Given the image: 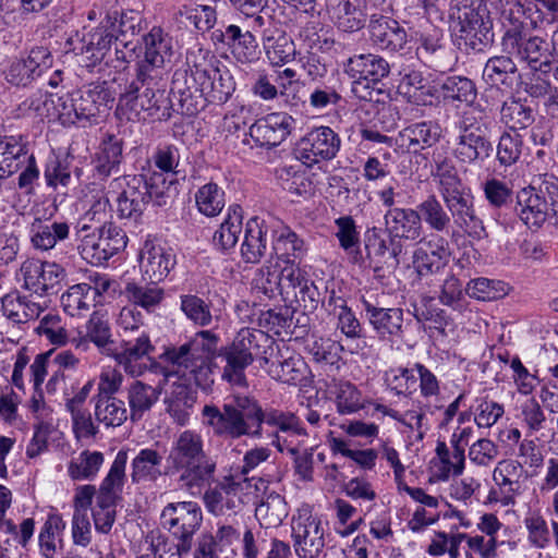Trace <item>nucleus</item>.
<instances>
[{
  "label": "nucleus",
  "mask_w": 558,
  "mask_h": 558,
  "mask_svg": "<svg viewBox=\"0 0 558 558\" xmlns=\"http://www.w3.org/2000/svg\"><path fill=\"white\" fill-rule=\"evenodd\" d=\"M104 462L102 452L86 449L71 459L68 465V474L73 481H93Z\"/></svg>",
  "instance_id": "47"
},
{
  "label": "nucleus",
  "mask_w": 558,
  "mask_h": 558,
  "mask_svg": "<svg viewBox=\"0 0 558 558\" xmlns=\"http://www.w3.org/2000/svg\"><path fill=\"white\" fill-rule=\"evenodd\" d=\"M272 251L279 260L290 264L300 259L306 248L302 239L288 227H282L274 242Z\"/></svg>",
  "instance_id": "52"
},
{
  "label": "nucleus",
  "mask_w": 558,
  "mask_h": 558,
  "mask_svg": "<svg viewBox=\"0 0 558 558\" xmlns=\"http://www.w3.org/2000/svg\"><path fill=\"white\" fill-rule=\"evenodd\" d=\"M269 226L265 220L253 217L246 222L241 256L246 263H259L267 250Z\"/></svg>",
  "instance_id": "31"
},
{
  "label": "nucleus",
  "mask_w": 558,
  "mask_h": 558,
  "mask_svg": "<svg viewBox=\"0 0 558 558\" xmlns=\"http://www.w3.org/2000/svg\"><path fill=\"white\" fill-rule=\"evenodd\" d=\"M279 451L289 452L293 457L294 472L300 480L304 482L313 481L314 461L313 448L300 450L298 446L288 440V437L276 434V439L272 440Z\"/></svg>",
  "instance_id": "45"
},
{
  "label": "nucleus",
  "mask_w": 558,
  "mask_h": 558,
  "mask_svg": "<svg viewBox=\"0 0 558 558\" xmlns=\"http://www.w3.org/2000/svg\"><path fill=\"white\" fill-rule=\"evenodd\" d=\"M160 393V387H153L144 381L134 380L126 389L131 421L142 420L144 414L150 411L158 401Z\"/></svg>",
  "instance_id": "37"
},
{
  "label": "nucleus",
  "mask_w": 558,
  "mask_h": 558,
  "mask_svg": "<svg viewBox=\"0 0 558 558\" xmlns=\"http://www.w3.org/2000/svg\"><path fill=\"white\" fill-rule=\"evenodd\" d=\"M142 279L160 282L173 269L177 260L172 250L153 239H147L140 252Z\"/></svg>",
  "instance_id": "22"
},
{
  "label": "nucleus",
  "mask_w": 558,
  "mask_h": 558,
  "mask_svg": "<svg viewBox=\"0 0 558 558\" xmlns=\"http://www.w3.org/2000/svg\"><path fill=\"white\" fill-rule=\"evenodd\" d=\"M173 38L161 27L154 26L143 35L135 62V77L125 85L119 104L136 116L144 111L148 118L167 121L173 105L168 95Z\"/></svg>",
  "instance_id": "1"
},
{
  "label": "nucleus",
  "mask_w": 558,
  "mask_h": 558,
  "mask_svg": "<svg viewBox=\"0 0 558 558\" xmlns=\"http://www.w3.org/2000/svg\"><path fill=\"white\" fill-rule=\"evenodd\" d=\"M288 506L282 496L277 493L268 494L255 509V517L262 526L276 527L287 518Z\"/></svg>",
  "instance_id": "50"
},
{
  "label": "nucleus",
  "mask_w": 558,
  "mask_h": 558,
  "mask_svg": "<svg viewBox=\"0 0 558 558\" xmlns=\"http://www.w3.org/2000/svg\"><path fill=\"white\" fill-rule=\"evenodd\" d=\"M509 290L508 283L484 277L470 280L465 288L466 294L478 301H495L501 299L509 293Z\"/></svg>",
  "instance_id": "54"
},
{
  "label": "nucleus",
  "mask_w": 558,
  "mask_h": 558,
  "mask_svg": "<svg viewBox=\"0 0 558 558\" xmlns=\"http://www.w3.org/2000/svg\"><path fill=\"white\" fill-rule=\"evenodd\" d=\"M339 147L340 138L333 130L320 126L308 132L300 141L298 153L304 163L313 165L333 158Z\"/></svg>",
  "instance_id": "23"
},
{
  "label": "nucleus",
  "mask_w": 558,
  "mask_h": 558,
  "mask_svg": "<svg viewBox=\"0 0 558 558\" xmlns=\"http://www.w3.org/2000/svg\"><path fill=\"white\" fill-rule=\"evenodd\" d=\"M168 463L175 471H181L179 481L182 487L192 489L214 480L217 462L204 449L201 434L186 429L172 441Z\"/></svg>",
  "instance_id": "3"
},
{
  "label": "nucleus",
  "mask_w": 558,
  "mask_h": 558,
  "mask_svg": "<svg viewBox=\"0 0 558 558\" xmlns=\"http://www.w3.org/2000/svg\"><path fill=\"white\" fill-rule=\"evenodd\" d=\"M180 308L198 327H207L213 323L210 304L195 294L181 295Z\"/></svg>",
  "instance_id": "58"
},
{
  "label": "nucleus",
  "mask_w": 558,
  "mask_h": 558,
  "mask_svg": "<svg viewBox=\"0 0 558 558\" xmlns=\"http://www.w3.org/2000/svg\"><path fill=\"white\" fill-rule=\"evenodd\" d=\"M89 230L87 225H84L78 231L81 236V244L78 252L83 259L92 265H101L109 260L113 255L119 253L126 246L128 238L125 232L113 223H105L96 234L82 233Z\"/></svg>",
  "instance_id": "14"
},
{
  "label": "nucleus",
  "mask_w": 558,
  "mask_h": 558,
  "mask_svg": "<svg viewBox=\"0 0 558 558\" xmlns=\"http://www.w3.org/2000/svg\"><path fill=\"white\" fill-rule=\"evenodd\" d=\"M208 83H205L204 99L205 105L210 104H225L229 100L235 90V83L232 75L228 70H220L214 66L207 60Z\"/></svg>",
  "instance_id": "36"
},
{
  "label": "nucleus",
  "mask_w": 558,
  "mask_h": 558,
  "mask_svg": "<svg viewBox=\"0 0 558 558\" xmlns=\"http://www.w3.org/2000/svg\"><path fill=\"white\" fill-rule=\"evenodd\" d=\"M279 277L280 274L276 267L265 264L256 270L252 280V289L267 299H274L277 294L281 295Z\"/></svg>",
  "instance_id": "59"
},
{
  "label": "nucleus",
  "mask_w": 558,
  "mask_h": 558,
  "mask_svg": "<svg viewBox=\"0 0 558 558\" xmlns=\"http://www.w3.org/2000/svg\"><path fill=\"white\" fill-rule=\"evenodd\" d=\"M207 484L203 501L209 513L216 517H231L242 511L245 505L244 490L248 486L241 477L233 474V468H230L220 478L214 477Z\"/></svg>",
  "instance_id": "10"
},
{
  "label": "nucleus",
  "mask_w": 558,
  "mask_h": 558,
  "mask_svg": "<svg viewBox=\"0 0 558 558\" xmlns=\"http://www.w3.org/2000/svg\"><path fill=\"white\" fill-rule=\"evenodd\" d=\"M293 124L294 120L288 113L274 112L252 124L250 136L259 147H276L291 133Z\"/></svg>",
  "instance_id": "24"
},
{
  "label": "nucleus",
  "mask_w": 558,
  "mask_h": 558,
  "mask_svg": "<svg viewBox=\"0 0 558 558\" xmlns=\"http://www.w3.org/2000/svg\"><path fill=\"white\" fill-rule=\"evenodd\" d=\"M292 539L299 558H316L325 547L322 521L308 506L298 509L291 522Z\"/></svg>",
  "instance_id": "17"
},
{
  "label": "nucleus",
  "mask_w": 558,
  "mask_h": 558,
  "mask_svg": "<svg viewBox=\"0 0 558 558\" xmlns=\"http://www.w3.org/2000/svg\"><path fill=\"white\" fill-rule=\"evenodd\" d=\"M65 523L61 515L51 513L48 515L39 533V548L45 558H57L58 544H62V534Z\"/></svg>",
  "instance_id": "51"
},
{
  "label": "nucleus",
  "mask_w": 558,
  "mask_h": 558,
  "mask_svg": "<svg viewBox=\"0 0 558 558\" xmlns=\"http://www.w3.org/2000/svg\"><path fill=\"white\" fill-rule=\"evenodd\" d=\"M262 367H266L268 375L278 381L296 385L304 376L305 364L300 357L264 356Z\"/></svg>",
  "instance_id": "39"
},
{
  "label": "nucleus",
  "mask_w": 558,
  "mask_h": 558,
  "mask_svg": "<svg viewBox=\"0 0 558 558\" xmlns=\"http://www.w3.org/2000/svg\"><path fill=\"white\" fill-rule=\"evenodd\" d=\"M253 28H243L235 24L226 26L221 32V41L229 48L233 58L241 63H251L258 59L259 51Z\"/></svg>",
  "instance_id": "27"
},
{
  "label": "nucleus",
  "mask_w": 558,
  "mask_h": 558,
  "mask_svg": "<svg viewBox=\"0 0 558 558\" xmlns=\"http://www.w3.org/2000/svg\"><path fill=\"white\" fill-rule=\"evenodd\" d=\"M515 61V57L510 53L489 58L483 70L484 81L492 86L507 84L509 74L517 72Z\"/></svg>",
  "instance_id": "55"
},
{
  "label": "nucleus",
  "mask_w": 558,
  "mask_h": 558,
  "mask_svg": "<svg viewBox=\"0 0 558 558\" xmlns=\"http://www.w3.org/2000/svg\"><path fill=\"white\" fill-rule=\"evenodd\" d=\"M347 72L354 78L352 93L361 100L380 104L384 94V65L381 58L361 54L351 58Z\"/></svg>",
  "instance_id": "13"
},
{
  "label": "nucleus",
  "mask_w": 558,
  "mask_h": 558,
  "mask_svg": "<svg viewBox=\"0 0 558 558\" xmlns=\"http://www.w3.org/2000/svg\"><path fill=\"white\" fill-rule=\"evenodd\" d=\"M422 230L421 216L416 210L393 208L386 213V231L390 238L391 255L400 263L402 253V240H415Z\"/></svg>",
  "instance_id": "20"
},
{
  "label": "nucleus",
  "mask_w": 558,
  "mask_h": 558,
  "mask_svg": "<svg viewBox=\"0 0 558 558\" xmlns=\"http://www.w3.org/2000/svg\"><path fill=\"white\" fill-rule=\"evenodd\" d=\"M420 46L417 47V53L423 58L434 62V65L444 71L448 68V64L442 62V58L448 52L444 43V32L438 27H428L422 34L420 38Z\"/></svg>",
  "instance_id": "46"
},
{
  "label": "nucleus",
  "mask_w": 558,
  "mask_h": 558,
  "mask_svg": "<svg viewBox=\"0 0 558 558\" xmlns=\"http://www.w3.org/2000/svg\"><path fill=\"white\" fill-rule=\"evenodd\" d=\"M52 60L48 48L36 46L29 50L26 58L10 64L5 71V80L14 86H27L51 68Z\"/></svg>",
  "instance_id": "21"
},
{
  "label": "nucleus",
  "mask_w": 558,
  "mask_h": 558,
  "mask_svg": "<svg viewBox=\"0 0 558 558\" xmlns=\"http://www.w3.org/2000/svg\"><path fill=\"white\" fill-rule=\"evenodd\" d=\"M158 283L147 280L130 281L124 287L123 295L131 304L151 313L165 299V290Z\"/></svg>",
  "instance_id": "38"
},
{
  "label": "nucleus",
  "mask_w": 558,
  "mask_h": 558,
  "mask_svg": "<svg viewBox=\"0 0 558 558\" xmlns=\"http://www.w3.org/2000/svg\"><path fill=\"white\" fill-rule=\"evenodd\" d=\"M242 231V211L239 206H231L228 216L220 225V228L214 233L213 243L221 250L228 251L233 248L239 240Z\"/></svg>",
  "instance_id": "49"
},
{
  "label": "nucleus",
  "mask_w": 558,
  "mask_h": 558,
  "mask_svg": "<svg viewBox=\"0 0 558 558\" xmlns=\"http://www.w3.org/2000/svg\"><path fill=\"white\" fill-rule=\"evenodd\" d=\"M160 522L177 541V558L187 555L193 546V536L203 522L201 507L194 501L168 504L161 511Z\"/></svg>",
  "instance_id": "9"
},
{
  "label": "nucleus",
  "mask_w": 558,
  "mask_h": 558,
  "mask_svg": "<svg viewBox=\"0 0 558 558\" xmlns=\"http://www.w3.org/2000/svg\"><path fill=\"white\" fill-rule=\"evenodd\" d=\"M416 378L407 367L391 368L386 372V386L388 387L389 401L396 405L407 408L411 403L409 392L415 387Z\"/></svg>",
  "instance_id": "43"
},
{
  "label": "nucleus",
  "mask_w": 558,
  "mask_h": 558,
  "mask_svg": "<svg viewBox=\"0 0 558 558\" xmlns=\"http://www.w3.org/2000/svg\"><path fill=\"white\" fill-rule=\"evenodd\" d=\"M172 181H168L159 172H153L148 178L143 174L117 177L109 187L122 190L117 197V214L122 219L136 221L151 201L161 206L167 203L168 192Z\"/></svg>",
  "instance_id": "6"
},
{
  "label": "nucleus",
  "mask_w": 558,
  "mask_h": 558,
  "mask_svg": "<svg viewBox=\"0 0 558 558\" xmlns=\"http://www.w3.org/2000/svg\"><path fill=\"white\" fill-rule=\"evenodd\" d=\"M22 277V287L36 294L44 296L54 290V288L64 279V268L54 262H40L29 258L22 263L20 268Z\"/></svg>",
  "instance_id": "18"
},
{
  "label": "nucleus",
  "mask_w": 558,
  "mask_h": 558,
  "mask_svg": "<svg viewBox=\"0 0 558 558\" xmlns=\"http://www.w3.org/2000/svg\"><path fill=\"white\" fill-rule=\"evenodd\" d=\"M449 253L444 239L422 242L413 253V267L418 276H425L440 269Z\"/></svg>",
  "instance_id": "33"
},
{
  "label": "nucleus",
  "mask_w": 558,
  "mask_h": 558,
  "mask_svg": "<svg viewBox=\"0 0 558 558\" xmlns=\"http://www.w3.org/2000/svg\"><path fill=\"white\" fill-rule=\"evenodd\" d=\"M95 420L105 427H119L128 420L129 411L119 398L92 399Z\"/></svg>",
  "instance_id": "48"
},
{
  "label": "nucleus",
  "mask_w": 558,
  "mask_h": 558,
  "mask_svg": "<svg viewBox=\"0 0 558 558\" xmlns=\"http://www.w3.org/2000/svg\"><path fill=\"white\" fill-rule=\"evenodd\" d=\"M27 151L21 136L0 135V180L9 178L24 165Z\"/></svg>",
  "instance_id": "40"
},
{
  "label": "nucleus",
  "mask_w": 558,
  "mask_h": 558,
  "mask_svg": "<svg viewBox=\"0 0 558 558\" xmlns=\"http://www.w3.org/2000/svg\"><path fill=\"white\" fill-rule=\"evenodd\" d=\"M119 338V344L112 350V357L126 374L140 377L148 369L156 374L158 369H162V366L150 357L155 347L147 330Z\"/></svg>",
  "instance_id": "11"
},
{
  "label": "nucleus",
  "mask_w": 558,
  "mask_h": 558,
  "mask_svg": "<svg viewBox=\"0 0 558 558\" xmlns=\"http://www.w3.org/2000/svg\"><path fill=\"white\" fill-rule=\"evenodd\" d=\"M60 384L64 385L63 395L65 397V408L68 411L85 409L84 403L90 395L95 379L86 380L78 387V380L66 377L64 373L56 372L47 383V390L54 392Z\"/></svg>",
  "instance_id": "32"
},
{
  "label": "nucleus",
  "mask_w": 558,
  "mask_h": 558,
  "mask_svg": "<svg viewBox=\"0 0 558 558\" xmlns=\"http://www.w3.org/2000/svg\"><path fill=\"white\" fill-rule=\"evenodd\" d=\"M454 223L463 229L470 236L482 239L486 235L481 218L476 215L473 196L465 192L444 202Z\"/></svg>",
  "instance_id": "26"
},
{
  "label": "nucleus",
  "mask_w": 558,
  "mask_h": 558,
  "mask_svg": "<svg viewBox=\"0 0 558 558\" xmlns=\"http://www.w3.org/2000/svg\"><path fill=\"white\" fill-rule=\"evenodd\" d=\"M70 226L64 221L35 219L31 226V243L36 251L48 252L69 238Z\"/></svg>",
  "instance_id": "29"
},
{
  "label": "nucleus",
  "mask_w": 558,
  "mask_h": 558,
  "mask_svg": "<svg viewBox=\"0 0 558 558\" xmlns=\"http://www.w3.org/2000/svg\"><path fill=\"white\" fill-rule=\"evenodd\" d=\"M495 487H493L487 496L489 504H500L504 507L514 505L515 497L522 492L521 481L493 476Z\"/></svg>",
  "instance_id": "62"
},
{
  "label": "nucleus",
  "mask_w": 558,
  "mask_h": 558,
  "mask_svg": "<svg viewBox=\"0 0 558 558\" xmlns=\"http://www.w3.org/2000/svg\"><path fill=\"white\" fill-rule=\"evenodd\" d=\"M444 97L461 102L472 104L476 98L474 83L465 76H448L441 84Z\"/></svg>",
  "instance_id": "60"
},
{
  "label": "nucleus",
  "mask_w": 558,
  "mask_h": 558,
  "mask_svg": "<svg viewBox=\"0 0 558 558\" xmlns=\"http://www.w3.org/2000/svg\"><path fill=\"white\" fill-rule=\"evenodd\" d=\"M1 312L14 324H26L38 318L43 307L39 303L21 295L19 291H11L1 298Z\"/></svg>",
  "instance_id": "35"
},
{
  "label": "nucleus",
  "mask_w": 558,
  "mask_h": 558,
  "mask_svg": "<svg viewBox=\"0 0 558 558\" xmlns=\"http://www.w3.org/2000/svg\"><path fill=\"white\" fill-rule=\"evenodd\" d=\"M207 52L203 49L189 51L185 63L172 75L171 89L168 92L173 105L172 111L194 116L205 108L204 88L208 83Z\"/></svg>",
  "instance_id": "7"
},
{
  "label": "nucleus",
  "mask_w": 558,
  "mask_h": 558,
  "mask_svg": "<svg viewBox=\"0 0 558 558\" xmlns=\"http://www.w3.org/2000/svg\"><path fill=\"white\" fill-rule=\"evenodd\" d=\"M187 381L184 379V383L173 384L172 391L166 400L167 412L179 425L187 423L190 410L196 401L195 392Z\"/></svg>",
  "instance_id": "42"
},
{
  "label": "nucleus",
  "mask_w": 558,
  "mask_h": 558,
  "mask_svg": "<svg viewBox=\"0 0 558 558\" xmlns=\"http://www.w3.org/2000/svg\"><path fill=\"white\" fill-rule=\"evenodd\" d=\"M269 341L268 336L259 329L242 328L232 343L220 353L226 361L221 378L233 387L247 388L245 369L263 353L262 348Z\"/></svg>",
  "instance_id": "8"
},
{
  "label": "nucleus",
  "mask_w": 558,
  "mask_h": 558,
  "mask_svg": "<svg viewBox=\"0 0 558 558\" xmlns=\"http://www.w3.org/2000/svg\"><path fill=\"white\" fill-rule=\"evenodd\" d=\"M432 174L438 185L444 202L468 192V189L458 174L454 163L447 157L439 156L435 159V167L432 170Z\"/></svg>",
  "instance_id": "34"
},
{
  "label": "nucleus",
  "mask_w": 558,
  "mask_h": 558,
  "mask_svg": "<svg viewBox=\"0 0 558 558\" xmlns=\"http://www.w3.org/2000/svg\"><path fill=\"white\" fill-rule=\"evenodd\" d=\"M113 97L106 82L90 83L56 99L45 101L54 109V117L62 125L77 124L82 128L98 123V119L110 108Z\"/></svg>",
  "instance_id": "4"
},
{
  "label": "nucleus",
  "mask_w": 558,
  "mask_h": 558,
  "mask_svg": "<svg viewBox=\"0 0 558 558\" xmlns=\"http://www.w3.org/2000/svg\"><path fill=\"white\" fill-rule=\"evenodd\" d=\"M524 14V4L519 1L504 10L506 31L501 39L502 52L514 56L518 62L525 64L531 71L549 70L551 54L548 40L536 35L526 37L521 20Z\"/></svg>",
  "instance_id": "5"
},
{
  "label": "nucleus",
  "mask_w": 558,
  "mask_h": 558,
  "mask_svg": "<svg viewBox=\"0 0 558 558\" xmlns=\"http://www.w3.org/2000/svg\"><path fill=\"white\" fill-rule=\"evenodd\" d=\"M486 14L483 0H450L449 2V17L452 21L453 31L473 48L477 43L489 40Z\"/></svg>",
  "instance_id": "12"
},
{
  "label": "nucleus",
  "mask_w": 558,
  "mask_h": 558,
  "mask_svg": "<svg viewBox=\"0 0 558 558\" xmlns=\"http://www.w3.org/2000/svg\"><path fill=\"white\" fill-rule=\"evenodd\" d=\"M124 140L119 134L105 133L93 156V175L100 180L120 172L123 160Z\"/></svg>",
  "instance_id": "25"
},
{
  "label": "nucleus",
  "mask_w": 558,
  "mask_h": 558,
  "mask_svg": "<svg viewBox=\"0 0 558 558\" xmlns=\"http://www.w3.org/2000/svg\"><path fill=\"white\" fill-rule=\"evenodd\" d=\"M44 179L47 186L54 191L59 187L65 189L72 183V172L65 160L52 156L45 165Z\"/></svg>",
  "instance_id": "64"
},
{
  "label": "nucleus",
  "mask_w": 558,
  "mask_h": 558,
  "mask_svg": "<svg viewBox=\"0 0 558 558\" xmlns=\"http://www.w3.org/2000/svg\"><path fill=\"white\" fill-rule=\"evenodd\" d=\"M162 454L154 448H144L131 462V480L134 484L156 482L161 475Z\"/></svg>",
  "instance_id": "41"
},
{
  "label": "nucleus",
  "mask_w": 558,
  "mask_h": 558,
  "mask_svg": "<svg viewBox=\"0 0 558 558\" xmlns=\"http://www.w3.org/2000/svg\"><path fill=\"white\" fill-rule=\"evenodd\" d=\"M160 359L173 366V371H167L165 367L158 369L166 379L177 374L185 380L194 381L196 386L206 389L213 383L210 378L211 368L206 366L203 360L196 356L189 342L179 347L166 348Z\"/></svg>",
  "instance_id": "16"
},
{
  "label": "nucleus",
  "mask_w": 558,
  "mask_h": 558,
  "mask_svg": "<svg viewBox=\"0 0 558 558\" xmlns=\"http://www.w3.org/2000/svg\"><path fill=\"white\" fill-rule=\"evenodd\" d=\"M202 415L213 434L223 439H239L244 436L259 438L263 435L264 423L278 427L283 434L306 436L296 415L278 410L265 412L259 402L248 396H233L232 400L221 408L206 404Z\"/></svg>",
  "instance_id": "2"
},
{
  "label": "nucleus",
  "mask_w": 558,
  "mask_h": 558,
  "mask_svg": "<svg viewBox=\"0 0 558 558\" xmlns=\"http://www.w3.org/2000/svg\"><path fill=\"white\" fill-rule=\"evenodd\" d=\"M417 213L421 221L423 220L432 230L442 232L450 226L451 217L435 195H429L423 201L417 206Z\"/></svg>",
  "instance_id": "56"
},
{
  "label": "nucleus",
  "mask_w": 558,
  "mask_h": 558,
  "mask_svg": "<svg viewBox=\"0 0 558 558\" xmlns=\"http://www.w3.org/2000/svg\"><path fill=\"white\" fill-rule=\"evenodd\" d=\"M114 32L116 23L108 16L106 25L102 24L83 36L80 47L74 48L80 56L78 62L82 68L93 73L100 72L104 62L106 65L112 63L111 46Z\"/></svg>",
  "instance_id": "15"
},
{
  "label": "nucleus",
  "mask_w": 558,
  "mask_h": 558,
  "mask_svg": "<svg viewBox=\"0 0 558 558\" xmlns=\"http://www.w3.org/2000/svg\"><path fill=\"white\" fill-rule=\"evenodd\" d=\"M266 57L274 66H282L295 58V45L286 35L268 38L265 44Z\"/></svg>",
  "instance_id": "61"
},
{
  "label": "nucleus",
  "mask_w": 558,
  "mask_h": 558,
  "mask_svg": "<svg viewBox=\"0 0 558 558\" xmlns=\"http://www.w3.org/2000/svg\"><path fill=\"white\" fill-rule=\"evenodd\" d=\"M330 20L342 32H356L364 26L365 14L360 0H326Z\"/></svg>",
  "instance_id": "28"
},
{
  "label": "nucleus",
  "mask_w": 558,
  "mask_h": 558,
  "mask_svg": "<svg viewBox=\"0 0 558 558\" xmlns=\"http://www.w3.org/2000/svg\"><path fill=\"white\" fill-rule=\"evenodd\" d=\"M403 137L409 138V146H432L440 137V126L435 122H420L403 130Z\"/></svg>",
  "instance_id": "63"
},
{
  "label": "nucleus",
  "mask_w": 558,
  "mask_h": 558,
  "mask_svg": "<svg viewBox=\"0 0 558 558\" xmlns=\"http://www.w3.org/2000/svg\"><path fill=\"white\" fill-rule=\"evenodd\" d=\"M493 145L487 140L484 130L480 124L468 123L466 120L460 124V133L452 143V154L462 163L483 161L490 156Z\"/></svg>",
  "instance_id": "19"
},
{
  "label": "nucleus",
  "mask_w": 558,
  "mask_h": 558,
  "mask_svg": "<svg viewBox=\"0 0 558 558\" xmlns=\"http://www.w3.org/2000/svg\"><path fill=\"white\" fill-rule=\"evenodd\" d=\"M195 202L201 214L215 217L225 207V192L218 184L210 182L197 190Z\"/></svg>",
  "instance_id": "57"
},
{
  "label": "nucleus",
  "mask_w": 558,
  "mask_h": 558,
  "mask_svg": "<svg viewBox=\"0 0 558 558\" xmlns=\"http://www.w3.org/2000/svg\"><path fill=\"white\" fill-rule=\"evenodd\" d=\"M93 291L85 283H77L61 296V305L70 316H80L95 306Z\"/></svg>",
  "instance_id": "53"
},
{
  "label": "nucleus",
  "mask_w": 558,
  "mask_h": 558,
  "mask_svg": "<svg viewBox=\"0 0 558 558\" xmlns=\"http://www.w3.org/2000/svg\"><path fill=\"white\" fill-rule=\"evenodd\" d=\"M515 210L529 228H539L551 215L547 203L530 186L518 192Z\"/></svg>",
  "instance_id": "30"
},
{
  "label": "nucleus",
  "mask_w": 558,
  "mask_h": 558,
  "mask_svg": "<svg viewBox=\"0 0 558 558\" xmlns=\"http://www.w3.org/2000/svg\"><path fill=\"white\" fill-rule=\"evenodd\" d=\"M500 121L512 131H521L531 126L535 113L531 106L521 99L510 98L500 108Z\"/></svg>",
  "instance_id": "44"
}]
</instances>
